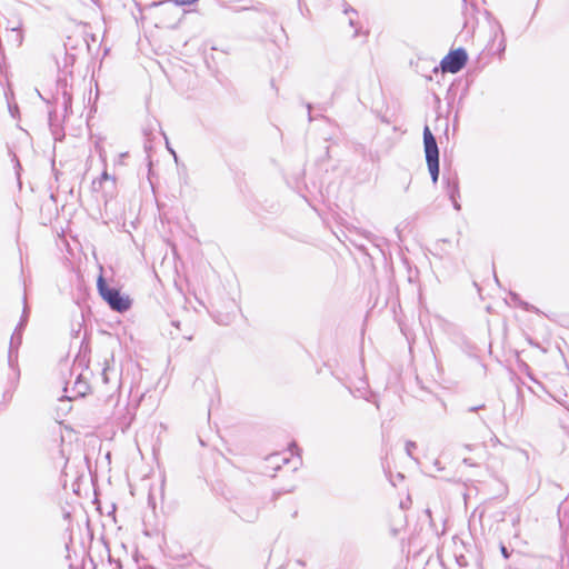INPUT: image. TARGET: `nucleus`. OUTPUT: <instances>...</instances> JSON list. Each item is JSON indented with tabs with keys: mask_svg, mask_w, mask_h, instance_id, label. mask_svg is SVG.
Instances as JSON below:
<instances>
[{
	"mask_svg": "<svg viewBox=\"0 0 569 569\" xmlns=\"http://www.w3.org/2000/svg\"><path fill=\"white\" fill-rule=\"evenodd\" d=\"M126 156H127V153H121L120 159H123V157H126Z\"/></svg>",
	"mask_w": 569,
	"mask_h": 569,
	"instance_id": "18",
	"label": "nucleus"
},
{
	"mask_svg": "<svg viewBox=\"0 0 569 569\" xmlns=\"http://www.w3.org/2000/svg\"><path fill=\"white\" fill-rule=\"evenodd\" d=\"M197 1L198 0H173L174 3L180 4V6L192 4Z\"/></svg>",
	"mask_w": 569,
	"mask_h": 569,
	"instance_id": "9",
	"label": "nucleus"
},
{
	"mask_svg": "<svg viewBox=\"0 0 569 569\" xmlns=\"http://www.w3.org/2000/svg\"><path fill=\"white\" fill-rule=\"evenodd\" d=\"M423 147L431 180L433 183H437L439 178V148L437 140L428 126L423 129Z\"/></svg>",
	"mask_w": 569,
	"mask_h": 569,
	"instance_id": "2",
	"label": "nucleus"
},
{
	"mask_svg": "<svg viewBox=\"0 0 569 569\" xmlns=\"http://www.w3.org/2000/svg\"><path fill=\"white\" fill-rule=\"evenodd\" d=\"M97 287L100 296L112 310L124 312L130 308L131 301L129 297L122 296L120 290L109 287L102 276L98 278Z\"/></svg>",
	"mask_w": 569,
	"mask_h": 569,
	"instance_id": "1",
	"label": "nucleus"
},
{
	"mask_svg": "<svg viewBox=\"0 0 569 569\" xmlns=\"http://www.w3.org/2000/svg\"><path fill=\"white\" fill-rule=\"evenodd\" d=\"M417 447L416 442L407 441L406 442V452L409 457H412V450Z\"/></svg>",
	"mask_w": 569,
	"mask_h": 569,
	"instance_id": "7",
	"label": "nucleus"
},
{
	"mask_svg": "<svg viewBox=\"0 0 569 569\" xmlns=\"http://www.w3.org/2000/svg\"><path fill=\"white\" fill-rule=\"evenodd\" d=\"M170 152L173 154L174 159L177 160V154H176V151H173L172 149H169Z\"/></svg>",
	"mask_w": 569,
	"mask_h": 569,
	"instance_id": "17",
	"label": "nucleus"
},
{
	"mask_svg": "<svg viewBox=\"0 0 569 569\" xmlns=\"http://www.w3.org/2000/svg\"><path fill=\"white\" fill-rule=\"evenodd\" d=\"M483 407H485L483 405H480V406H477V407H470V408L468 409V411L473 412V411H477V410H479V409H482Z\"/></svg>",
	"mask_w": 569,
	"mask_h": 569,
	"instance_id": "11",
	"label": "nucleus"
},
{
	"mask_svg": "<svg viewBox=\"0 0 569 569\" xmlns=\"http://www.w3.org/2000/svg\"><path fill=\"white\" fill-rule=\"evenodd\" d=\"M267 460L273 469H279L281 463L286 465L289 462V458L286 453L271 455Z\"/></svg>",
	"mask_w": 569,
	"mask_h": 569,
	"instance_id": "5",
	"label": "nucleus"
},
{
	"mask_svg": "<svg viewBox=\"0 0 569 569\" xmlns=\"http://www.w3.org/2000/svg\"><path fill=\"white\" fill-rule=\"evenodd\" d=\"M501 553L503 555L505 558L509 557L507 548L505 546L501 547Z\"/></svg>",
	"mask_w": 569,
	"mask_h": 569,
	"instance_id": "12",
	"label": "nucleus"
},
{
	"mask_svg": "<svg viewBox=\"0 0 569 569\" xmlns=\"http://www.w3.org/2000/svg\"><path fill=\"white\" fill-rule=\"evenodd\" d=\"M447 192L449 194L450 200H455V197L459 196V186L458 180L456 178L452 180H447Z\"/></svg>",
	"mask_w": 569,
	"mask_h": 569,
	"instance_id": "6",
	"label": "nucleus"
},
{
	"mask_svg": "<svg viewBox=\"0 0 569 569\" xmlns=\"http://www.w3.org/2000/svg\"><path fill=\"white\" fill-rule=\"evenodd\" d=\"M463 463L467 465V466H475V463H472L471 459H469V458H465L463 459Z\"/></svg>",
	"mask_w": 569,
	"mask_h": 569,
	"instance_id": "13",
	"label": "nucleus"
},
{
	"mask_svg": "<svg viewBox=\"0 0 569 569\" xmlns=\"http://www.w3.org/2000/svg\"><path fill=\"white\" fill-rule=\"evenodd\" d=\"M26 317L23 316L20 323L16 328L14 332L11 336L10 340V349H9V361L12 359L13 350L17 349L21 343V330L24 327Z\"/></svg>",
	"mask_w": 569,
	"mask_h": 569,
	"instance_id": "4",
	"label": "nucleus"
},
{
	"mask_svg": "<svg viewBox=\"0 0 569 569\" xmlns=\"http://www.w3.org/2000/svg\"><path fill=\"white\" fill-rule=\"evenodd\" d=\"M349 12L356 13V11L352 8L348 7L345 9V13L348 14Z\"/></svg>",
	"mask_w": 569,
	"mask_h": 569,
	"instance_id": "14",
	"label": "nucleus"
},
{
	"mask_svg": "<svg viewBox=\"0 0 569 569\" xmlns=\"http://www.w3.org/2000/svg\"><path fill=\"white\" fill-rule=\"evenodd\" d=\"M107 180H111L112 182H114V178L109 176V173L107 172V170H104L98 181L99 184L102 183V181H107Z\"/></svg>",
	"mask_w": 569,
	"mask_h": 569,
	"instance_id": "8",
	"label": "nucleus"
},
{
	"mask_svg": "<svg viewBox=\"0 0 569 569\" xmlns=\"http://www.w3.org/2000/svg\"><path fill=\"white\" fill-rule=\"evenodd\" d=\"M308 109L310 110L311 109V106L309 104L308 106ZM309 120H311V116L309 114Z\"/></svg>",
	"mask_w": 569,
	"mask_h": 569,
	"instance_id": "19",
	"label": "nucleus"
},
{
	"mask_svg": "<svg viewBox=\"0 0 569 569\" xmlns=\"http://www.w3.org/2000/svg\"><path fill=\"white\" fill-rule=\"evenodd\" d=\"M451 201H452L453 208L456 210H460V203L457 201V197H455V200H451Z\"/></svg>",
	"mask_w": 569,
	"mask_h": 569,
	"instance_id": "10",
	"label": "nucleus"
},
{
	"mask_svg": "<svg viewBox=\"0 0 569 569\" xmlns=\"http://www.w3.org/2000/svg\"><path fill=\"white\" fill-rule=\"evenodd\" d=\"M468 59L467 52L465 49L459 48L449 52L441 61V69L445 72L457 73L459 72L466 64Z\"/></svg>",
	"mask_w": 569,
	"mask_h": 569,
	"instance_id": "3",
	"label": "nucleus"
},
{
	"mask_svg": "<svg viewBox=\"0 0 569 569\" xmlns=\"http://www.w3.org/2000/svg\"><path fill=\"white\" fill-rule=\"evenodd\" d=\"M349 23H350V26H351V27H353V24H355V20H353V18H350V19H349Z\"/></svg>",
	"mask_w": 569,
	"mask_h": 569,
	"instance_id": "16",
	"label": "nucleus"
},
{
	"mask_svg": "<svg viewBox=\"0 0 569 569\" xmlns=\"http://www.w3.org/2000/svg\"><path fill=\"white\" fill-rule=\"evenodd\" d=\"M100 158L102 159L103 162H106V156L102 151H100Z\"/></svg>",
	"mask_w": 569,
	"mask_h": 569,
	"instance_id": "15",
	"label": "nucleus"
}]
</instances>
